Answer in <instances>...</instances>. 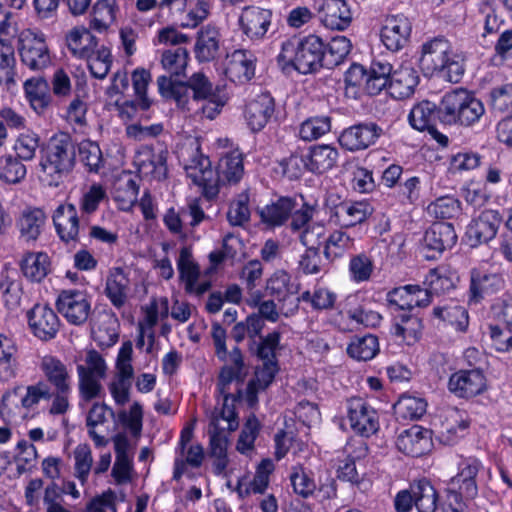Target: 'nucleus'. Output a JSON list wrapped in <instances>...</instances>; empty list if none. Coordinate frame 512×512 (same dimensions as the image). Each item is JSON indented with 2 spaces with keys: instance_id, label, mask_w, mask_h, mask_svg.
<instances>
[{
  "instance_id": "1",
  "label": "nucleus",
  "mask_w": 512,
  "mask_h": 512,
  "mask_svg": "<svg viewBox=\"0 0 512 512\" xmlns=\"http://www.w3.org/2000/svg\"><path fill=\"white\" fill-rule=\"evenodd\" d=\"M184 168L187 176L194 184L202 187L203 195L209 200L218 195L222 185L236 184L244 174L243 157L237 150L223 156L214 171L209 158L197 147L192 149Z\"/></svg>"
},
{
  "instance_id": "2",
  "label": "nucleus",
  "mask_w": 512,
  "mask_h": 512,
  "mask_svg": "<svg viewBox=\"0 0 512 512\" xmlns=\"http://www.w3.org/2000/svg\"><path fill=\"white\" fill-rule=\"evenodd\" d=\"M77 143L65 132L51 136L40 150L39 167L49 186L57 187L76 163Z\"/></svg>"
},
{
  "instance_id": "3",
  "label": "nucleus",
  "mask_w": 512,
  "mask_h": 512,
  "mask_svg": "<svg viewBox=\"0 0 512 512\" xmlns=\"http://www.w3.org/2000/svg\"><path fill=\"white\" fill-rule=\"evenodd\" d=\"M56 306L58 312L67 320L68 323L81 326L90 320L92 324V334L94 338L102 344L111 346L118 340V334L114 325L116 319L112 315L104 313L103 317L107 318L109 326L104 330L100 326L96 327L91 316V302L84 291L80 290H63L57 298Z\"/></svg>"
},
{
  "instance_id": "4",
  "label": "nucleus",
  "mask_w": 512,
  "mask_h": 512,
  "mask_svg": "<svg viewBox=\"0 0 512 512\" xmlns=\"http://www.w3.org/2000/svg\"><path fill=\"white\" fill-rule=\"evenodd\" d=\"M277 62L283 70L293 68L300 74L315 73L325 67L324 43L316 35L288 39L281 45Z\"/></svg>"
},
{
  "instance_id": "5",
  "label": "nucleus",
  "mask_w": 512,
  "mask_h": 512,
  "mask_svg": "<svg viewBox=\"0 0 512 512\" xmlns=\"http://www.w3.org/2000/svg\"><path fill=\"white\" fill-rule=\"evenodd\" d=\"M23 386H15L12 390L3 394L0 405V414L9 422H17L23 419L28 412L34 409L41 400L49 401L53 396L50 386L44 381H38L35 384L28 385L26 393L17 401Z\"/></svg>"
},
{
  "instance_id": "6",
  "label": "nucleus",
  "mask_w": 512,
  "mask_h": 512,
  "mask_svg": "<svg viewBox=\"0 0 512 512\" xmlns=\"http://www.w3.org/2000/svg\"><path fill=\"white\" fill-rule=\"evenodd\" d=\"M503 222L498 210L486 209L472 218L467 226L465 236L471 247L487 244L493 240Z\"/></svg>"
},
{
  "instance_id": "7",
  "label": "nucleus",
  "mask_w": 512,
  "mask_h": 512,
  "mask_svg": "<svg viewBox=\"0 0 512 512\" xmlns=\"http://www.w3.org/2000/svg\"><path fill=\"white\" fill-rule=\"evenodd\" d=\"M457 242L454 226L449 222L433 223L425 232L422 250L428 260H436Z\"/></svg>"
},
{
  "instance_id": "8",
  "label": "nucleus",
  "mask_w": 512,
  "mask_h": 512,
  "mask_svg": "<svg viewBox=\"0 0 512 512\" xmlns=\"http://www.w3.org/2000/svg\"><path fill=\"white\" fill-rule=\"evenodd\" d=\"M348 419L351 428L359 435L369 437L379 429L378 414L375 409L359 397L348 401Z\"/></svg>"
},
{
  "instance_id": "9",
  "label": "nucleus",
  "mask_w": 512,
  "mask_h": 512,
  "mask_svg": "<svg viewBox=\"0 0 512 512\" xmlns=\"http://www.w3.org/2000/svg\"><path fill=\"white\" fill-rule=\"evenodd\" d=\"M27 319L32 334L42 341L54 339L59 332L60 320L47 305L36 304L27 312Z\"/></svg>"
},
{
  "instance_id": "10",
  "label": "nucleus",
  "mask_w": 512,
  "mask_h": 512,
  "mask_svg": "<svg viewBox=\"0 0 512 512\" xmlns=\"http://www.w3.org/2000/svg\"><path fill=\"white\" fill-rule=\"evenodd\" d=\"M219 360L225 364L220 369L217 382V390L219 393H226V389H229V385L233 381L243 383L247 374L248 367L244 362V356L241 349L235 346L231 351L225 349V356L218 357Z\"/></svg>"
},
{
  "instance_id": "11",
  "label": "nucleus",
  "mask_w": 512,
  "mask_h": 512,
  "mask_svg": "<svg viewBox=\"0 0 512 512\" xmlns=\"http://www.w3.org/2000/svg\"><path fill=\"white\" fill-rule=\"evenodd\" d=\"M19 54L22 63L34 71L46 68L51 62L44 38L31 32L21 37Z\"/></svg>"
},
{
  "instance_id": "12",
  "label": "nucleus",
  "mask_w": 512,
  "mask_h": 512,
  "mask_svg": "<svg viewBox=\"0 0 512 512\" xmlns=\"http://www.w3.org/2000/svg\"><path fill=\"white\" fill-rule=\"evenodd\" d=\"M383 129L374 122H365L345 129L339 143L349 151L364 150L373 145L382 135Z\"/></svg>"
},
{
  "instance_id": "13",
  "label": "nucleus",
  "mask_w": 512,
  "mask_h": 512,
  "mask_svg": "<svg viewBox=\"0 0 512 512\" xmlns=\"http://www.w3.org/2000/svg\"><path fill=\"white\" fill-rule=\"evenodd\" d=\"M411 31L412 25L406 16H388L381 29V41L388 50L397 52L407 45Z\"/></svg>"
},
{
  "instance_id": "14",
  "label": "nucleus",
  "mask_w": 512,
  "mask_h": 512,
  "mask_svg": "<svg viewBox=\"0 0 512 512\" xmlns=\"http://www.w3.org/2000/svg\"><path fill=\"white\" fill-rule=\"evenodd\" d=\"M486 388V378L479 369L460 370L453 373L448 389L459 398H471L481 394Z\"/></svg>"
},
{
  "instance_id": "15",
  "label": "nucleus",
  "mask_w": 512,
  "mask_h": 512,
  "mask_svg": "<svg viewBox=\"0 0 512 512\" xmlns=\"http://www.w3.org/2000/svg\"><path fill=\"white\" fill-rule=\"evenodd\" d=\"M373 213L366 201H344L331 210L330 220L340 228H351L362 224Z\"/></svg>"
},
{
  "instance_id": "16",
  "label": "nucleus",
  "mask_w": 512,
  "mask_h": 512,
  "mask_svg": "<svg viewBox=\"0 0 512 512\" xmlns=\"http://www.w3.org/2000/svg\"><path fill=\"white\" fill-rule=\"evenodd\" d=\"M396 446L399 451L408 456L420 457L431 450V431L414 425L398 435Z\"/></svg>"
},
{
  "instance_id": "17",
  "label": "nucleus",
  "mask_w": 512,
  "mask_h": 512,
  "mask_svg": "<svg viewBox=\"0 0 512 512\" xmlns=\"http://www.w3.org/2000/svg\"><path fill=\"white\" fill-rule=\"evenodd\" d=\"M357 4L353 0H324L321 22L329 29L344 30L351 24Z\"/></svg>"
},
{
  "instance_id": "18",
  "label": "nucleus",
  "mask_w": 512,
  "mask_h": 512,
  "mask_svg": "<svg viewBox=\"0 0 512 512\" xmlns=\"http://www.w3.org/2000/svg\"><path fill=\"white\" fill-rule=\"evenodd\" d=\"M453 48L448 40L444 38H434L422 46L420 57V66L427 74L438 73L448 61V56Z\"/></svg>"
},
{
  "instance_id": "19",
  "label": "nucleus",
  "mask_w": 512,
  "mask_h": 512,
  "mask_svg": "<svg viewBox=\"0 0 512 512\" xmlns=\"http://www.w3.org/2000/svg\"><path fill=\"white\" fill-rule=\"evenodd\" d=\"M272 12L255 6L242 10L239 23L244 34L251 40L263 39L271 25Z\"/></svg>"
},
{
  "instance_id": "20",
  "label": "nucleus",
  "mask_w": 512,
  "mask_h": 512,
  "mask_svg": "<svg viewBox=\"0 0 512 512\" xmlns=\"http://www.w3.org/2000/svg\"><path fill=\"white\" fill-rule=\"evenodd\" d=\"M387 302L396 309L411 310L414 307L428 306L431 299L419 285H405L388 292Z\"/></svg>"
},
{
  "instance_id": "21",
  "label": "nucleus",
  "mask_w": 512,
  "mask_h": 512,
  "mask_svg": "<svg viewBox=\"0 0 512 512\" xmlns=\"http://www.w3.org/2000/svg\"><path fill=\"white\" fill-rule=\"evenodd\" d=\"M255 62L256 57L252 52L235 50L228 55L225 74L232 82L246 83L254 77Z\"/></svg>"
},
{
  "instance_id": "22",
  "label": "nucleus",
  "mask_w": 512,
  "mask_h": 512,
  "mask_svg": "<svg viewBox=\"0 0 512 512\" xmlns=\"http://www.w3.org/2000/svg\"><path fill=\"white\" fill-rule=\"evenodd\" d=\"M275 111V102L269 93H261L248 102L245 118L252 131L263 129Z\"/></svg>"
},
{
  "instance_id": "23",
  "label": "nucleus",
  "mask_w": 512,
  "mask_h": 512,
  "mask_svg": "<svg viewBox=\"0 0 512 512\" xmlns=\"http://www.w3.org/2000/svg\"><path fill=\"white\" fill-rule=\"evenodd\" d=\"M57 234L66 243L77 241L79 235V218L75 205L60 204L52 216Z\"/></svg>"
},
{
  "instance_id": "24",
  "label": "nucleus",
  "mask_w": 512,
  "mask_h": 512,
  "mask_svg": "<svg viewBox=\"0 0 512 512\" xmlns=\"http://www.w3.org/2000/svg\"><path fill=\"white\" fill-rule=\"evenodd\" d=\"M39 368L50 388L72 387L71 371L66 363L54 355H45L41 358Z\"/></svg>"
},
{
  "instance_id": "25",
  "label": "nucleus",
  "mask_w": 512,
  "mask_h": 512,
  "mask_svg": "<svg viewBox=\"0 0 512 512\" xmlns=\"http://www.w3.org/2000/svg\"><path fill=\"white\" fill-rule=\"evenodd\" d=\"M502 286L503 279L499 274L472 269L470 272L469 300L477 303L486 295L500 290Z\"/></svg>"
},
{
  "instance_id": "26",
  "label": "nucleus",
  "mask_w": 512,
  "mask_h": 512,
  "mask_svg": "<svg viewBox=\"0 0 512 512\" xmlns=\"http://www.w3.org/2000/svg\"><path fill=\"white\" fill-rule=\"evenodd\" d=\"M221 34L216 26L208 24L197 32L194 47L196 59L203 62L213 61L218 57L220 50Z\"/></svg>"
},
{
  "instance_id": "27",
  "label": "nucleus",
  "mask_w": 512,
  "mask_h": 512,
  "mask_svg": "<svg viewBox=\"0 0 512 512\" xmlns=\"http://www.w3.org/2000/svg\"><path fill=\"white\" fill-rule=\"evenodd\" d=\"M469 92L464 88H456L444 94L439 103L440 122L447 125H456L459 122Z\"/></svg>"
},
{
  "instance_id": "28",
  "label": "nucleus",
  "mask_w": 512,
  "mask_h": 512,
  "mask_svg": "<svg viewBox=\"0 0 512 512\" xmlns=\"http://www.w3.org/2000/svg\"><path fill=\"white\" fill-rule=\"evenodd\" d=\"M24 91L31 108L38 114L44 115L51 107L52 96L50 86L41 76L32 77L24 82Z\"/></svg>"
},
{
  "instance_id": "29",
  "label": "nucleus",
  "mask_w": 512,
  "mask_h": 512,
  "mask_svg": "<svg viewBox=\"0 0 512 512\" xmlns=\"http://www.w3.org/2000/svg\"><path fill=\"white\" fill-rule=\"evenodd\" d=\"M167 150H160L154 153L147 147L143 148L137 156V166L139 172L148 175L150 174L156 180H163L167 176Z\"/></svg>"
},
{
  "instance_id": "30",
  "label": "nucleus",
  "mask_w": 512,
  "mask_h": 512,
  "mask_svg": "<svg viewBox=\"0 0 512 512\" xmlns=\"http://www.w3.org/2000/svg\"><path fill=\"white\" fill-rule=\"evenodd\" d=\"M418 82L417 71L410 66H403L393 72L388 85L389 93L396 99L408 98L414 93Z\"/></svg>"
},
{
  "instance_id": "31",
  "label": "nucleus",
  "mask_w": 512,
  "mask_h": 512,
  "mask_svg": "<svg viewBox=\"0 0 512 512\" xmlns=\"http://www.w3.org/2000/svg\"><path fill=\"white\" fill-rule=\"evenodd\" d=\"M66 43L73 56L84 59L98 47L97 38L83 26L73 28L66 36Z\"/></svg>"
},
{
  "instance_id": "32",
  "label": "nucleus",
  "mask_w": 512,
  "mask_h": 512,
  "mask_svg": "<svg viewBox=\"0 0 512 512\" xmlns=\"http://www.w3.org/2000/svg\"><path fill=\"white\" fill-rule=\"evenodd\" d=\"M47 220V215L41 208H27L25 209L18 221L17 227L20 236L25 241H35L38 239L43 231Z\"/></svg>"
},
{
  "instance_id": "33",
  "label": "nucleus",
  "mask_w": 512,
  "mask_h": 512,
  "mask_svg": "<svg viewBox=\"0 0 512 512\" xmlns=\"http://www.w3.org/2000/svg\"><path fill=\"white\" fill-rule=\"evenodd\" d=\"M223 396L221 407H215L211 412L210 428L217 430L234 431L238 427L237 415L234 407V396L226 389V393H219Z\"/></svg>"
},
{
  "instance_id": "34",
  "label": "nucleus",
  "mask_w": 512,
  "mask_h": 512,
  "mask_svg": "<svg viewBox=\"0 0 512 512\" xmlns=\"http://www.w3.org/2000/svg\"><path fill=\"white\" fill-rule=\"evenodd\" d=\"M468 425L464 412L456 408L448 409L440 425L441 441L448 445L454 444L463 435Z\"/></svg>"
},
{
  "instance_id": "35",
  "label": "nucleus",
  "mask_w": 512,
  "mask_h": 512,
  "mask_svg": "<svg viewBox=\"0 0 512 512\" xmlns=\"http://www.w3.org/2000/svg\"><path fill=\"white\" fill-rule=\"evenodd\" d=\"M18 349L13 338L0 334V381L7 382L17 375Z\"/></svg>"
},
{
  "instance_id": "36",
  "label": "nucleus",
  "mask_w": 512,
  "mask_h": 512,
  "mask_svg": "<svg viewBox=\"0 0 512 512\" xmlns=\"http://www.w3.org/2000/svg\"><path fill=\"white\" fill-rule=\"evenodd\" d=\"M339 157L338 150L331 145H315L310 148L307 154L308 170L322 174L332 169Z\"/></svg>"
},
{
  "instance_id": "37",
  "label": "nucleus",
  "mask_w": 512,
  "mask_h": 512,
  "mask_svg": "<svg viewBox=\"0 0 512 512\" xmlns=\"http://www.w3.org/2000/svg\"><path fill=\"white\" fill-rule=\"evenodd\" d=\"M23 275L31 282H41L50 271L49 256L43 252H28L20 261Z\"/></svg>"
},
{
  "instance_id": "38",
  "label": "nucleus",
  "mask_w": 512,
  "mask_h": 512,
  "mask_svg": "<svg viewBox=\"0 0 512 512\" xmlns=\"http://www.w3.org/2000/svg\"><path fill=\"white\" fill-rule=\"evenodd\" d=\"M411 126L419 131L433 129L436 120L440 121L439 105L424 100L416 104L408 116Z\"/></svg>"
},
{
  "instance_id": "39",
  "label": "nucleus",
  "mask_w": 512,
  "mask_h": 512,
  "mask_svg": "<svg viewBox=\"0 0 512 512\" xmlns=\"http://www.w3.org/2000/svg\"><path fill=\"white\" fill-rule=\"evenodd\" d=\"M412 492L414 494V506L418 512H435L438 505V494L431 484L425 478L412 483Z\"/></svg>"
},
{
  "instance_id": "40",
  "label": "nucleus",
  "mask_w": 512,
  "mask_h": 512,
  "mask_svg": "<svg viewBox=\"0 0 512 512\" xmlns=\"http://www.w3.org/2000/svg\"><path fill=\"white\" fill-rule=\"evenodd\" d=\"M433 316L453 326L457 331L465 332L469 325V316L465 307L451 302L433 308Z\"/></svg>"
},
{
  "instance_id": "41",
  "label": "nucleus",
  "mask_w": 512,
  "mask_h": 512,
  "mask_svg": "<svg viewBox=\"0 0 512 512\" xmlns=\"http://www.w3.org/2000/svg\"><path fill=\"white\" fill-rule=\"evenodd\" d=\"M295 208V201L289 197H281L276 202L260 210L261 220L270 226L282 225Z\"/></svg>"
},
{
  "instance_id": "42",
  "label": "nucleus",
  "mask_w": 512,
  "mask_h": 512,
  "mask_svg": "<svg viewBox=\"0 0 512 512\" xmlns=\"http://www.w3.org/2000/svg\"><path fill=\"white\" fill-rule=\"evenodd\" d=\"M129 279L121 268H114L107 278L105 292L111 303L122 307L127 299Z\"/></svg>"
},
{
  "instance_id": "43",
  "label": "nucleus",
  "mask_w": 512,
  "mask_h": 512,
  "mask_svg": "<svg viewBox=\"0 0 512 512\" xmlns=\"http://www.w3.org/2000/svg\"><path fill=\"white\" fill-rule=\"evenodd\" d=\"M133 89L136 95L135 102H125L127 107H138L140 110L146 111L150 108L152 101L147 96V87L151 81V74L144 68H137L132 72L131 76Z\"/></svg>"
},
{
  "instance_id": "44",
  "label": "nucleus",
  "mask_w": 512,
  "mask_h": 512,
  "mask_svg": "<svg viewBox=\"0 0 512 512\" xmlns=\"http://www.w3.org/2000/svg\"><path fill=\"white\" fill-rule=\"evenodd\" d=\"M379 351L378 338L372 334L355 336L347 347L348 355L359 361H368Z\"/></svg>"
},
{
  "instance_id": "45",
  "label": "nucleus",
  "mask_w": 512,
  "mask_h": 512,
  "mask_svg": "<svg viewBox=\"0 0 512 512\" xmlns=\"http://www.w3.org/2000/svg\"><path fill=\"white\" fill-rule=\"evenodd\" d=\"M177 268L180 279L185 282L186 291L191 293L194 289V285L198 281L200 269L198 264L193 260L190 248H181L177 261Z\"/></svg>"
},
{
  "instance_id": "46",
  "label": "nucleus",
  "mask_w": 512,
  "mask_h": 512,
  "mask_svg": "<svg viewBox=\"0 0 512 512\" xmlns=\"http://www.w3.org/2000/svg\"><path fill=\"white\" fill-rule=\"evenodd\" d=\"M424 285V290L431 300L433 295L447 293L455 287L453 278L444 268L431 269L425 277Z\"/></svg>"
},
{
  "instance_id": "47",
  "label": "nucleus",
  "mask_w": 512,
  "mask_h": 512,
  "mask_svg": "<svg viewBox=\"0 0 512 512\" xmlns=\"http://www.w3.org/2000/svg\"><path fill=\"white\" fill-rule=\"evenodd\" d=\"M116 0H98L92 11L91 27L98 32L106 31L116 19Z\"/></svg>"
},
{
  "instance_id": "48",
  "label": "nucleus",
  "mask_w": 512,
  "mask_h": 512,
  "mask_svg": "<svg viewBox=\"0 0 512 512\" xmlns=\"http://www.w3.org/2000/svg\"><path fill=\"white\" fill-rule=\"evenodd\" d=\"M351 48L352 44L347 37H333L328 43L327 48L324 46L325 68L332 69L341 64L349 55Z\"/></svg>"
},
{
  "instance_id": "49",
  "label": "nucleus",
  "mask_w": 512,
  "mask_h": 512,
  "mask_svg": "<svg viewBox=\"0 0 512 512\" xmlns=\"http://www.w3.org/2000/svg\"><path fill=\"white\" fill-rule=\"evenodd\" d=\"M18 156L11 154L0 157V180L6 184H18L27 174L26 166Z\"/></svg>"
},
{
  "instance_id": "50",
  "label": "nucleus",
  "mask_w": 512,
  "mask_h": 512,
  "mask_svg": "<svg viewBox=\"0 0 512 512\" xmlns=\"http://www.w3.org/2000/svg\"><path fill=\"white\" fill-rule=\"evenodd\" d=\"M16 59L13 47L0 40V85L10 89L15 84Z\"/></svg>"
},
{
  "instance_id": "51",
  "label": "nucleus",
  "mask_w": 512,
  "mask_h": 512,
  "mask_svg": "<svg viewBox=\"0 0 512 512\" xmlns=\"http://www.w3.org/2000/svg\"><path fill=\"white\" fill-rule=\"evenodd\" d=\"M341 228L332 232L325 241L324 255L328 261H332L354 246V239Z\"/></svg>"
},
{
  "instance_id": "52",
  "label": "nucleus",
  "mask_w": 512,
  "mask_h": 512,
  "mask_svg": "<svg viewBox=\"0 0 512 512\" xmlns=\"http://www.w3.org/2000/svg\"><path fill=\"white\" fill-rule=\"evenodd\" d=\"M426 407L427 403L424 399L410 395L401 396L394 405L395 413L409 420L420 419L425 414Z\"/></svg>"
},
{
  "instance_id": "53",
  "label": "nucleus",
  "mask_w": 512,
  "mask_h": 512,
  "mask_svg": "<svg viewBox=\"0 0 512 512\" xmlns=\"http://www.w3.org/2000/svg\"><path fill=\"white\" fill-rule=\"evenodd\" d=\"M91 75L97 79H104L112 65L110 49L104 45L97 47L89 57H85Z\"/></svg>"
},
{
  "instance_id": "54",
  "label": "nucleus",
  "mask_w": 512,
  "mask_h": 512,
  "mask_svg": "<svg viewBox=\"0 0 512 512\" xmlns=\"http://www.w3.org/2000/svg\"><path fill=\"white\" fill-rule=\"evenodd\" d=\"M40 135L32 130H26L18 135L14 143V151L23 161H31L35 158L40 145Z\"/></svg>"
},
{
  "instance_id": "55",
  "label": "nucleus",
  "mask_w": 512,
  "mask_h": 512,
  "mask_svg": "<svg viewBox=\"0 0 512 512\" xmlns=\"http://www.w3.org/2000/svg\"><path fill=\"white\" fill-rule=\"evenodd\" d=\"M427 213L437 219H451L461 213V203L453 196H441L427 206Z\"/></svg>"
},
{
  "instance_id": "56",
  "label": "nucleus",
  "mask_w": 512,
  "mask_h": 512,
  "mask_svg": "<svg viewBox=\"0 0 512 512\" xmlns=\"http://www.w3.org/2000/svg\"><path fill=\"white\" fill-rule=\"evenodd\" d=\"M331 130V118L326 115L306 119L300 126L299 136L305 141L316 140Z\"/></svg>"
},
{
  "instance_id": "57",
  "label": "nucleus",
  "mask_w": 512,
  "mask_h": 512,
  "mask_svg": "<svg viewBox=\"0 0 512 512\" xmlns=\"http://www.w3.org/2000/svg\"><path fill=\"white\" fill-rule=\"evenodd\" d=\"M422 329L421 320L410 314H402L400 321L394 325V334L402 337L407 345L414 344L420 337Z\"/></svg>"
},
{
  "instance_id": "58",
  "label": "nucleus",
  "mask_w": 512,
  "mask_h": 512,
  "mask_svg": "<svg viewBox=\"0 0 512 512\" xmlns=\"http://www.w3.org/2000/svg\"><path fill=\"white\" fill-rule=\"evenodd\" d=\"M80 161L87 167L89 172H98L103 166L102 151L96 142L83 140L77 144Z\"/></svg>"
},
{
  "instance_id": "59",
  "label": "nucleus",
  "mask_w": 512,
  "mask_h": 512,
  "mask_svg": "<svg viewBox=\"0 0 512 512\" xmlns=\"http://www.w3.org/2000/svg\"><path fill=\"white\" fill-rule=\"evenodd\" d=\"M264 321L253 313L245 319L236 323L231 330V337L236 343H241L246 336L254 341L255 337L260 336L264 328Z\"/></svg>"
},
{
  "instance_id": "60",
  "label": "nucleus",
  "mask_w": 512,
  "mask_h": 512,
  "mask_svg": "<svg viewBox=\"0 0 512 512\" xmlns=\"http://www.w3.org/2000/svg\"><path fill=\"white\" fill-rule=\"evenodd\" d=\"M489 104L495 113L512 115V83L492 88L489 92Z\"/></svg>"
},
{
  "instance_id": "61",
  "label": "nucleus",
  "mask_w": 512,
  "mask_h": 512,
  "mask_svg": "<svg viewBox=\"0 0 512 512\" xmlns=\"http://www.w3.org/2000/svg\"><path fill=\"white\" fill-rule=\"evenodd\" d=\"M227 220L232 226H242L250 220L249 194L243 191L231 202Z\"/></svg>"
},
{
  "instance_id": "62",
  "label": "nucleus",
  "mask_w": 512,
  "mask_h": 512,
  "mask_svg": "<svg viewBox=\"0 0 512 512\" xmlns=\"http://www.w3.org/2000/svg\"><path fill=\"white\" fill-rule=\"evenodd\" d=\"M189 53L186 48L176 47L163 52L161 63L163 67L177 76L182 75L187 67Z\"/></svg>"
},
{
  "instance_id": "63",
  "label": "nucleus",
  "mask_w": 512,
  "mask_h": 512,
  "mask_svg": "<svg viewBox=\"0 0 512 512\" xmlns=\"http://www.w3.org/2000/svg\"><path fill=\"white\" fill-rule=\"evenodd\" d=\"M465 72V56L463 53L453 49L448 56V61L438 72L439 76L451 82L458 83Z\"/></svg>"
},
{
  "instance_id": "64",
  "label": "nucleus",
  "mask_w": 512,
  "mask_h": 512,
  "mask_svg": "<svg viewBox=\"0 0 512 512\" xmlns=\"http://www.w3.org/2000/svg\"><path fill=\"white\" fill-rule=\"evenodd\" d=\"M157 86L163 98L175 100L178 106L187 102L184 82H175L170 77L160 76L157 78Z\"/></svg>"
}]
</instances>
